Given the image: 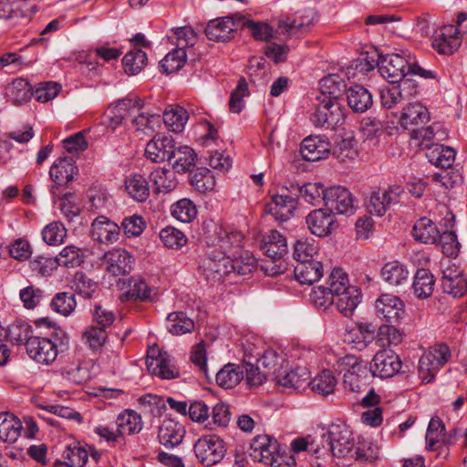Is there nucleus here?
I'll return each mask as SVG.
<instances>
[{
	"mask_svg": "<svg viewBox=\"0 0 467 467\" xmlns=\"http://www.w3.org/2000/svg\"><path fill=\"white\" fill-rule=\"evenodd\" d=\"M323 454L330 451L338 458L350 457L355 450V439L351 431L346 425H331L329 430L320 436Z\"/></svg>",
	"mask_w": 467,
	"mask_h": 467,
	"instance_id": "1",
	"label": "nucleus"
},
{
	"mask_svg": "<svg viewBox=\"0 0 467 467\" xmlns=\"http://www.w3.org/2000/svg\"><path fill=\"white\" fill-rule=\"evenodd\" d=\"M451 349L446 344L430 348L419 360V375L425 383L431 382L438 371L449 361Z\"/></svg>",
	"mask_w": 467,
	"mask_h": 467,
	"instance_id": "2",
	"label": "nucleus"
},
{
	"mask_svg": "<svg viewBox=\"0 0 467 467\" xmlns=\"http://www.w3.org/2000/svg\"><path fill=\"white\" fill-rule=\"evenodd\" d=\"M199 462L204 466H213L220 462L226 453L223 441L215 434L200 437L193 446Z\"/></svg>",
	"mask_w": 467,
	"mask_h": 467,
	"instance_id": "3",
	"label": "nucleus"
},
{
	"mask_svg": "<svg viewBox=\"0 0 467 467\" xmlns=\"http://www.w3.org/2000/svg\"><path fill=\"white\" fill-rule=\"evenodd\" d=\"M334 366L340 374H343L345 388L355 392L360 390L362 381L367 376V368L358 358L346 355L338 358Z\"/></svg>",
	"mask_w": 467,
	"mask_h": 467,
	"instance_id": "4",
	"label": "nucleus"
},
{
	"mask_svg": "<svg viewBox=\"0 0 467 467\" xmlns=\"http://www.w3.org/2000/svg\"><path fill=\"white\" fill-rule=\"evenodd\" d=\"M318 104L311 116V121L317 127L327 126L335 130L337 126L343 124L345 119L344 110L337 100L317 98Z\"/></svg>",
	"mask_w": 467,
	"mask_h": 467,
	"instance_id": "5",
	"label": "nucleus"
},
{
	"mask_svg": "<svg viewBox=\"0 0 467 467\" xmlns=\"http://www.w3.org/2000/svg\"><path fill=\"white\" fill-rule=\"evenodd\" d=\"M317 19V15L313 9L297 12L278 21L277 33L289 37H302L309 32Z\"/></svg>",
	"mask_w": 467,
	"mask_h": 467,
	"instance_id": "6",
	"label": "nucleus"
},
{
	"mask_svg": "<svg viewBox=\"0 0 467 467\" xmlns=\"http://www.w3.org/2000/svg\"><path fill=\"white\" fill-rule=\"evenodd\" d=\"M410 55L388 54L379 57L377 65L380 75L395 84L408 75L410 67Z\"/></svg>",
	"mask_w": 467,
	"mask_h": 467,
	"instance_id": "7",
	"label": "nucleus"
},
{
	"mask_svg": "<svg viewBox=\"0 0 467 467\" xmlns=\"http://www.w3.org/2000/svg\"><path fill=\"white\" fill-rule=\"evenodd\" d=\"M441 285L442 291L453 297H461L467 292V279L460 267L450 260L441 261Z\"/></svg>",
	"mask_w": 467,
	"mask_h": 467,
	"instance_id": "8",
	"label": "nucleus"
},
{
	"mask_svg": "<svg viewBox=\"0 0 467 467\" xmlns=\"http://www.w3.org/2000/svg\"><path fill=\"white\" fill-rule=\"evenodd\" d=\"M244 16L235 13L209 21L206 28V36L213 41L224 42L234 37V33L241 27Z\"/></svg>",
	"mask_w": 467,
	"mask_h": 467,
	"instance_id": "9",
	"label": "nucleus"
},
{
	"mask_svg": "<svg viewBox=\"0 0 467 467\" xmlns=\"http://www.w3.org/2000/svg\"><path fill=\"white\" fill-rule=\"evenodd\" d=\"M134 262V256L123 248L111 249L106 252L101 258L104 271L112 276H122L130 274Z\"/></svg>",
	"mask_w": 467,
	"mask_h": 467,
	"instance_id": "10",
	"label": "nucleus"
},
{
	"mask_svg": "<svg viewBox=\"0 0 467 467\" xmlns=\"http://www.w3.org/2000/svg\"><path fill=\"white\" fill-rule=\"evenodd\" d=\"M230 263L231 256L229 254H225V253L217 254L213 250L208 252L205 258L202 259L200 268L207 281L218 283L230 274Z\"/></svg>",
	"mask_w": 467,
	"mask_h": 467,
	"instance_id": "11",
	"label": "nucleus"
},
{
	"mask_svg": "<svg viewBox=\"0 0 467 467\" xmlns=\"http://www.w3.org/2000/svg\"><path fill=\"white\" fill-rule=\"evenodd\" d=\"M146 365L148 371L162 379H175L179 375L178 369L171 362V356L158 348L148 350Z\"/></svg>",
	"mask_w": 467,
	"mask_h": 467,
	"instance_id": "12",
	"label": "nucleus"
},
{
	"mask_svg": "<svg viewBox=\"0 0 467 467\" xmlns=\"http://www.w3.org/2000/svg\"><path fill=\"white\" fill-rule=\"evenodd\" d=\"M326 209L331 213L350 215L355 212L351 192L345 187L333 186L327 189Z\"/></svg>",
	"mask_w": 467,
	"mask_h": 467,
	"instance_id": "13",
	"label": "nucleus"
},
{
	"mask_svg": "<svg viewBox=\"0 0 467 467\" xmlns=\"http://www.w3.org/2000/svg\"><path fill=\"white\" fill-rule=\"evenodd\" d=\"M463 34L452 25H446L437 30L433 36L432 47L441 55L453 54L462 45Z\"/></svg>",
	"mask_w": 467,
	"mask_h": 467,
	"instance_id": "14",
	"label": "nucleus"
},
{
	"mask_svg": "<svg viewBox=\"0 0 467 467\" xmlns=\"http://www.w3.org/2000/svg\"><path fill=\"white\" fill-rule=\"evenodd\" d=\"M244 235L238 231H230L222 225L213 224V230L209 231L205 236V242L211 246H219L223 252L227 254L232 248L241 246Z\"/></svg>",
	"mask_w": 467,
	"mask_h": 467,
	"instance_id": "15",
	"label": "nucleus"
},
{
	"mask_svg": "<svg viewBox=\"0 0 467 467\" xmlns=\"http://www.w3.org/2000/svg\"><path fill=\"white\" fill-rule=\"evenodd\" d=\"M400 368L401 361L399 356L387 349L377 352L369 366L372 375L381 379L393 377Z\"/></svg>",
	"mask_w": 467,
	"mask_h": 467,
	"instance_id": "16",
	"label": "nucleus"
},
{
	"mask_svg": "<svg viewBox=\"0 0 467 467\" xmlns=\"http://www.w3.org/2000/svg\"><path fill=\"white\" fill-rule=\"evenodd\" d=\"M27 355L36 362L49 365L57 357V346L47 337H34L29 339L26 348Z\"/></svg>",
	"mask_w": 467,
	"mask_h": 467,
	"instance_id": "17",
	"label": "nucleus"
},
{
	"mask_svg": "<svg viewBox=\"0 0 467 467\" xmlns=\"http://www.w3.org/2000/svg\"><path fill=\"white\" fill-rule=\"evenodd\" d=\"M297 206L295 197L287 192H281L272 196L265 204V212L273 215L275 221L285 222L293 215Z\"/></svg>",
	"mask_w": 467,
	"mask_h": 467,
	"instance_id": "18",
	"label": "nucleus"
},
{
	"mask_svg": "<svg viewBox=\"0 0 467 467\" xmlns=\"http://www.w3.org/2000/svg\"><path fill=\"white\" fill-rule=\"evenodd\" d=\"M119 226L109 218L100 215L91 223L90 236L92 240L102 244H111L119 240Z\"/></svg>",
	"mask_w": 467,
	"mask_h": 467,
	"instance_id": "19",
	"label": "nucleus"
},
{
	"mask_svg": "<svg viewBox=\"0 0 467 467\" xmlns=\"http://www.w3.org/2000/svg\"><path fill=\"white\" fill-rule=\"evenodd\" d=\"M377 316L389 323H398L404 312L403 302L396 296L382 295L376 301Z\"/></svg>",
	"mask_w": 467,
	"mask_h": 467,
	"instance_id": "20",
	"label": "nucleus"
},
{
	"mask_svg": "<svg viewBox=\"0 0 467 467\" xmlns=\"http://www.w3.org/2000/svg\"><path fill=\"white\" fill-rule=\"evenodd\" d=\"M175 141L171 136H154L145 147V156L153 162L171 161Z\"/></svg>",
	"mask_w": 467,
	"mask_h": 467,
	"instance_id": "21",
	"label": "nucleus"
},
{
	"mask_svg": "<svg viewBox=\"0 0 467 467\" xmlns=\"http://www.w3.org/2000/svg\"><path fill=\"white\" fill-rule=\"evenodd\" d=\"M185 435L184 426L172 419H165L158 429V440L166 448L180 445Z\"/></svg>",
	"mask_w": 467,
	"mask_h": 467,
	"instance_id": "22",
	"label": "nucleus"
},
{
	"mask_svg": "<svg viewBox=\"0 0 467 467\" xmlns=\"http://www.w3.org/2000/svg\"><path fill=\"white\" fill-rule=\"evenodd\" d=\"M329 142L323 136H309L302 141L301 154L307 161H317L327 156Z\"/></svg>",
	"mask_w": 467,
	"mask_h": 467,
	"instance_id": "23",
	"label": "nucleus"
},
{
	"mask_svg": "<svg viewBox=\"0 0 467 467\" xmlns=\"http://www.w3.org/2000/svg\"><path fill=\"white\" fill-rule=\"evenodd\" d=\"M260 247L268 257L275 260H280L288 251L286 238L276 230H271L263 236Z\"/></svg>",
	"mask_w": 467,
	"mask_h": 467,
	"instance_id": "24",
	"label": "nucleus"
},
{
	"mask_svg": "<svg viewBox=\"0 0 467 467\" xmlns=\"http://www.w3.org/2000/svg\"><path fill=\"white\" fill-rule=\"evenodd\" d=\"M430 120V112L428 109L420 102L408 104L403 108L400 114V123L406 129H416L415 127L425 124Z\"/></svg>",
	"mask_w": 467,
	"mask_h": 467,
	"instance_id": "25",
	"label": "nucleus"
},
{
	"mask_svg": "<svg viewBox=\"0 0 467 467\" xmlns=\"http://www.w3.org/2000/svg\"><path fill=\"white\" fill-rule=\"evenodd\" d=\"M306 222L310 232L318 237L328 235L334 223L333 216L327 209L312 211L306 216Z\"/></svg>",
	"mask_w": 467,
	"mask_h": 467,
	"instance_id": "26",
	"label": "nucleus"
},
{
	"mask_svg": "<svg viewBox=\"0 0 467 467\" xmlns=\"http://www.w3.org/2000/svg\"><path fill=\"white\" fill-rule=\"evenodd\" d=\"M375 338V327L368 323L358 324L347 331L344 341L359 350L368 347Z\"/></svg>",
	"mask_w": 467,
	"mask_h": 467,
	"instance_id": "27",
	"label": "nucleus"
},
{
	"mask_svg": "<svg viewBox=\"0 0 467 467\" xmlns=\"http://www.w3.org/2000/svg\"><path fill=\"white\" fill-rule=\"evenodd\" d=\"M294 274L299 283L312 285L322 276L323 265L317 259L297 262L294 268Z\"/></svg>",
	"mask_w": 467,
	"mask_h": 467,
	"instance_id": "28",
	"label": "nucleus"
},
{
	"mask_svg": "<svg viewBox=\"0 0 467 467\" xmlns=\"http://www.w3.org/2000/svg\"><path fill=\"white\" fill-rule=\"evenodd\" d=\"M116 427L121 437L134 435L141 431L143 421L141 416L133 410H124L115 420Z\"/></svg>",
	"mask_w": 467,
	"mask_h": 467,
	"instance_id": "29",
	"label": "nucleus"
},
{
	"mask_svg": "<svg viewBox=\"0 0 467 467\" xmlns=\"http://www.w3.org/2000/svg\"><path fill=\"white\" fill-rule=\"evenodd\" d=\"M174 171L182 173L187 172L195 166L196 163V153L189 146H176L171 155V161H169Z\"/></svg>",
	"mask_w": 467,
	"mask_h": 467,
	"instance_id": "30",
	"label": "nucleus"
},
{
	"mask_svg": "<svg viewBox=\"0 0 467 467\" xmlns=\"http://www.w3.org/2000/svg\"><path fill=\"white\" fill-rule=\"evenodd\" d=\"M22 422L10 412L0 413V439L7 443H14L21 435Z\"/></svg>",
	"mask_w": 467,
	"mask_h": 467,
	"instance_id": "31",
	"label": "nucleus"
},
{
	"mask_svg": "<svg viewBox=\"0 0 467 467\" xmlns=\"http://www.w3.org/2000/svg\"><path fill=\"white\" fill-rule=\"evenodd\" d=\"M347 99L348 106L358 113L367 111L373 104L371 93L360 85H355L348 89Z\"/></svg>",
	"mask_w": 467,
	"mask_h": 467,
	"instance_id": "32",
	"label": "nucleus"
},
{
	"mask_svg": "<svg viewBox=\"0 0 467 467\" xmlns=\"http://www.w3.org/2000/svg\"><path fill=\"white\" fill-rule=\"evenodd\" d=\"M435 286V277L430 270L418 269L414 275L412 290L419 299H426L431 296Z\"/></svg>",
	"mask_w": 467,
	"mask_h": 467,
	"instance_id": "33",
	"label": "nucleus"
},
{
	"mask_svg": "<svg viewBox=\"0 0 467 467\" xmlns=\"http://www.w3.org/2000/svg\"><path fill=\"white\" fill-rule=\"evenodd\" d=\"M412 234L416 241L422 244H435L441 237L436 223L427 217H422L415 223Z\"/></svg>",
	"mask_w": 467,
	"mask_h": 467,
	"instance_id": "34",
	"label": "nucleus"
},
{
	"mask_svg": "<svg viewBox=\"0 0 467 467\" xmlns=\"http://www.w3.org/2000/svg\"><path fill=\"white\" fill-rule=\"evenodd\" d=\"M125 190L129 196L139 202H145L150 196V186L146 178L140 173L127 176Z\"/></svg>",
	"mask_w": 467,
	"mask_h": 467,
	"instance_id": "35",
	"label": "nucleus"
},
{
	"mask_svg": "<svg viewBox=\"0 0 467 467\" xmlns=\"http://www.w3.org/2000/svg\"><path fill=\"white\" fill-rule=\"evenodd\" d=\"M409 276L407 266L399 261L388 262L381 269V277L389 285H401L407 283Z\"/></svg>",
	"mask_w": 467,
	"mask_h": 467,
	"instance_id": "36",
	"label": "nucleus"
},
{
	"mask_svg": "<svg viewBox=\"0 0 467 467\" xmlns=\"http://www.w3.org/2000/svg\"><path fill=\"white\" fill-rule=\"evenodd\" d=\"M336 304L337 309L344 317H349L353 315L355 309L361 300V291L357 286H352L343 293L337 295Z\"/></svg>",
	"mask_w": 467,
	"mask_h": 467,
	"instance_id": "37",
	"label": "nucleus"
},
{
	"mask_svg": "<svg viewBox=\"0 0 467 467\" xmlns=\"http://www.w3.org/2000/svg\"><path fill=\"white\" fill-rule=\"evenodd\" d=\"M455 150L451 147H445L438 142L432 145L426 152V157L433 165L441 169H449L455 160Z\"/></svg>",
	"mask_w": 467,
	"mask_h": 467,
	"instance_id": "38",
	"label": "nucleus"
},
{
	"mask_svg": "<svg viewBox=\"0 0 467 467\" xmlns=\"http://www.w3.org/2000/svg\"><path fill=\"white\" fill-rule=\"evenodd\" d=\"M78 168L67 158H60L51 166L49 175L57 184L68 183L73 181Z\"/></svg>",
	"mask_w": 467,
	"mask_h": 467,
	"instance_id": "39",
	"label": "nucleus"
},
{
	"mask_svg": "<svg viewBox=\"0 0 467 467\" xmlns=\"http://www.w3.org/2000/svg\"><path fill=\"white\" fill-rule=\"evenodd\" d=\"M244 374L242 365L228 363L216 372V382L223 389H233L244 379Z\"/></svg>",
	"mask_w": 467,
	"mask_h": 467,
	"instance_id": "40",
	"label": "nucleus"
},
{
	"mask_svg": "<svg viewBox=\"0 0 467 467\" xmlns=\"http://www.w3.org/2000/svg\"><path fill=\"white\" fill-rule=\"evenodd\" d=\"M441 125L435 123L426 128L412 129L410 133L411 139L420 140V145L428 150L432 147L434 141H440L444 137Z\"/></svg>",
	"mask_w": 467,
	"mask_h": 467,
	"instance_id": "41",
	"label": "nucleus"
},
{
	"mask_svg": "<svg viewBox=\"0 0 467 467\" xmlns=\"http://www.w3.org/2000/svg\"><path fill=\"white\" fill-rule=\"evenodd\" d=\"M445 435V426L438 417L431 418L426 433V448L429 451H436L438 449L447 451V447L441 445V441Z\"/></svg>",
	"mask_w": 467,
	"mask_h": 467,
	"instance_id": "42",
	"label": "nucleus"
},
{
	"mask_svg": "<svg viewBox=\"0 0 467 467\" xmlns=\"http://www.w3.org/2000/svg\"><path fill=\"white\" fill-rule=\"evenodd\" d=\"M161 118L158 114L140 113L132 119V125L138 136H151L161 126Z\"/></svg>",
	"mask_w": 467,
	"mask_h": 467,
	"instance_id": "43",
	"label": "nucleus"
},
{
	"mask_svg": "<svg viewBox=\"0 0 467 467\" xmlns=\"http://www.w3.org/2000/svg\"><path fill=\"white\" fill-rule=\"evenodd\" d=\"M150 180L156 186L158 192L168 193L177 187V180L174 171L165 169L157 168L150 173Z\"/></svg>",
	"mask_w": 467,
	"mask_h": 467,
	"instance_id": "44",
	"label": "nucleus"
},
{
	"mask_svg": "<svg viewBox=\"0 0 467 467\" xmlns=\"http://www.w3.org/2000/svg\"><path fill=\"white\" fill-rule=\"evenodd\" d=\"M309 372L306 368H296L284 375L277 376L278 384L286 389H299L308 383Z\"/></svg>",
	"mask_w": 467,
	"mask_h": 467,
	"instance_id": "45",
	"label": "nucleus"
},
{
	"mask_svg": "<svg viewBox=\"0 0 467 467\" xmlns=\"http://www.w3.org/2000/svg\"><path fill=\"white\" fill-rule=\"evenodd\" d=\"M162 120L173 132H181L188 120L187 111L179 106H171L163 112Z\"/></svg>",
	"mask_w": 467,
	"mask_h": 467,
	"instance_id": "46",
	"label": "nucleus"
},
{
	"mask_svg": "<svg viewBox=\"0 0 467 467\" xmlns=\"http://www.w3.org/2000/svg\"><path fill=\"white\" fill-rule=\"evenodd\" d=\"M344 87L343 80L338 75L331 74L324 77L319 82L321 94L317 98L338 101V97L341 95Z\"/></svg>",
	"mask_w": 467,
	"mask_h": 467,
	"instance_id": "47",
	"label": "nucleus"
},
{
	"mask_svg": "<svg viewBox=\"0 0 467 467\" xmlns=\"http://www.w3.org/2000/svg\"><path fill=\"white\" fill-rule=\"evenodd\" d=\"M167 329L172 335H183L194 329V322L183 312H173L167 317Z\"/></svg>",
	"mask_w": 467,
	"mask_h": 467,
	"instance_id": "48",
	"label": "nucleus"
},
{
	"mask_svg": "<svg viewBox=\"0 0 467 467\" xmlns=\"http://www.w3.org/2000/svg\"><path fill=\"white\" fill-rule=\"evenodd\" d=\"M151 289L140 276H131L128 281V291L124 297L126 300H151Z\"/></svg>",
	"mask_w": 467,
	"mask_h": 467,
	"instance_id": "49",
	"label": "nucleus"
},
{
	"mask_svg": "<svg viewBox=\"0 0 467 467\" xmlns=\"http://www.w3.org/2000/svg\"><path fill=\"white\" fill-rule=\"evenodd\" d=\"M8 97L14 105L26 103L33 97L29 82L21 78L15 79L8 88Z\"/></svg>",
	"mask_w": 467,
	"mask_h": 467,
	"instance_id": "50",
	"label": "nucleus"
},
{
	"mask_svg": "<svg viewBox=\"0 0 467 467\" xmlns=\"http://www.w3.org/2000/svg\"><path fill=\"white\" fill-rule=\"evenodd\" d=\"M318 244L310 238L297 240L294 244L293 257L297 262L317 260L318 255Z\"/></svg>",
	"mask_w": 467,
	"mask_h": 467,
	"instance_id": "51",
	"label": "nucleus"
},
{
	"mask_svg": "<svg viewBox=\"0 0 467 467\" xmlns=\"http://www.w3.org/2000/svg\"><path fill=\"white\" fill-rule=\"evenodd\" d=\"M32 334L33 330L30 325L23 322H14L8 326L5 337L12 344H25L26 348L29 339L34 337Z\"/></svg>",
	"mask_w": 467,
	"mask_h": 467,
	"instance_id": "52",
	"label": "nucleus"
},
{
	"mask_svg": "<svg viewBox=\"0 0 467 467\" xmlns=\"http://www.w3.org/2000/svg\"><path fill=\"white\" fill-rule=\"evenodd\" d=\"M307 384L311 386L314 392L327 396L334 392L337 386V379L332 371L325 369Z\"/></svg>",
	"mask_w": 467,
	"mask_h": 467,
	"instance_id": "53",
	"label": "nucleus"
},
{
	"mask_svg": "<svg viewBox=\"0 0 467 467\" xmlns=\"http://www.w3.org/2000/svg\"><path fill=\"white\" fill-rule=\"evenodd\" d=\"M55 258L57 262V266L75 268L83 263L84 254L80 248L75 245H67L64 247Z\"/></svg>",
	"mask_w": 467,
	"mask_h": 467,
	"instance_id": "54",
	"label": "nucleus"
},
{
	"mask_svg": "<svg viewBox=\"0 0 467 467\" xmlns=\"http://www.w3.org/2000/svg\"><path fill=\"white\" fill-rule=\"evenodd\" d=\"M197 208L190 199L183 198L179 200L171 206L172 216L182 223H191L197 216Z\"/></svg>",
	"mask_w": 467,
	"mask_h": 467,
	"instance_id": "55",
	"label": "nucleus"
},
{
	"mask_svg": "<svg viewBox=\"0 0 467 467\" xmlns=\"http://www.w3.org/2000/svg\"><path fill=\"white\" fill-rule=\"evenodd\" d=\"M122 62L124 70L128 75H137L146 66L147 55L140 49H134L124 56Z\"/></svg>",
	"mask_w": 467,
	"mask_h": 467,
	"instance_id": "56",
	"label": "nucleus"
},
{
	"mask_svg": "<svg viewBox=\"0 0 467 467\" xmlns=\"http://www.w3.org/2000/svg\"><path fill=\"white\" fill-rule=\"evenodd\" d=\"M186 58V51L176 47L169 52L160 62V67L164 73L171 74L178 71L184 66Z\"/></svg>",
	"mask_w": 467,
	"mask_h": 467,
	"instance_id": "57",
	"label": "nucleus"
},
{
	"mask_svg": "<svg viewBox=\"0 0 467 467\" xmlns=\"http://www.w3.org/2000/svg\"><path fill=\"white\" fill-rule=\"evenodd\" d=\"M75 296L70 292H59L53 297L50 307L53 311L67 317L76 308Z\"/></svg>",
	"mask_w": 467,
	"mask_h": 467,
	"instance_id": "58",
	"label": "nucleus"
},
{
	"mask_svg": "<svg viewBox=\"0 0 467 467\" xmlns=\"http://www.w3.org/2000/svg\"><path fill=\"white\" fill-rule=\"evenodd\" d=\"M192 185L201 193L212 192L215 187V179L210 170L198 168L191 178Z\"/></svg>",
	"mask_w": 467,
	"mask_h": 467,
	"instance_id": "59",
	"label": "nucleus"
},
{
	"mask_svg": "<svg viewBox=\"0 0 467 467\" xmlns=\"http://www.w3.org/2000/svg\"><path fill=\"white\" fill-rule=\"evenodd\" d=\"M230 267V274L236 273L245 275L255 269L256 259L249 252H242L238 257H231Z\"/></svg>",
	"mask_w": 467,
	"mask_h": 467,
	"instance_id": "60",
	"label": "nucleus"
},
{
	"mask_svg": "<svg viewBox=\"0 0 467 467\" xmlns=\"http://www.w3.org/2000/svg\"><path fill=\"white\" fill-rule=\"evenodd\" d=\"M325 285L335 296L352 287L349 285L348 275L340 268L332 270Z\"/></svg>",
	"mask_w": 467,
	"mask_h": 467,
	"instance_id": "61",
	"label": "nucleus"
},
{
	"mask_svg": "<svg viewBox=\"0 0 467 467\" xmlns=\"http://www.w3.org/2000/svg\"><path fill=\"white\" fill-rule=\"evenodd\" d=\"M379 456V448L371 441L362 440L355 445L352 459L372 462Z\"/></svg>",
	"mask_w": 467,
	"mask_h": 467,
	"instance_id": "62",
	"label": "nucleus"
},
{
	"mask_svg": "<svg viewBox=\"0 0 467 467\" xmlns=\"http://www.w3.org/2000/svg\"><path fill=\"white\" fill-rule=\"evenodd\" d=\"M160 239L164 246L170 249H180L187 243L185 234L171 226H167L161 230Z\"/></svg>",
	"mask_w": 467,
	"mask_h": 467,
	"instance_id": "63",
	"label": "nucleus"
},
{
	"mask_svg": "<svg viewBox=\"0 0 467 467\" xmlns=\"http://www.w3.org/2000/svg\"><path fill=\"white\" fill-rule=\"evenodd\" d=\"M63 377L74 384H82L88 378V368L86 363L73 362L62 369Z\"/></svg>",
	"mask_w": 467,
	"mask_h": 467,
	"instance_id": "64",
	"label": "nucleus"
}]
</instances>
